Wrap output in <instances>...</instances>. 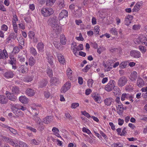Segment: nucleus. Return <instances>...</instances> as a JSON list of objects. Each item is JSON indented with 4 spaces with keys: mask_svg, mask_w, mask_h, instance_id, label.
<instances>
[{
    "mask_svg": "<svg viewBox=\"0 0 147 147\" xmlns=\"http://www.w3.org/2000/svg\"><path fill=\"white\" fill-rule=\"evenodd\" d=\"M133 17L131 15H128L127 16L124 20V24L127 26L129 25L131 23V21L133 19Z\"/></svg>",
    "mask_w": 147,
    "mask_h": 147,
    "instance_id": "6e6552de",
    "label": "nucleus"
},
{
    "mask_svg": "<svg viewBox=\"0 0 147 147\" xmlns=\"http://www.w3.org/2000/svg\"><path fill=\"white\" fill-rule=\"evenodd\" d=\"M137 84L138 87L141 88L144 85V81L141 78L138 77L137 81Z\"/></svg>",
    "mask_w": 147,
    "mask_h": 147,
    "instance_id": "f3484780",
    "label": "nucleus"
},
{
    "mask_svg": "<svg viewBox=\"0 0 147 147\" xmlns=\"http://www.w3.org/2000/svg\"><path fill=\"white\" fill-rule=\"evenodd\" d=\"M8 101L7 99L3 95H0V103L2 104H6Z\"/></svg>",
    "mask_w": 147,
    "mask_h": 147,
    "instance_id": "dca6fc26",
    "label": "nucleus"
},
{
    "mask_svg": "<svg viewBox=\"0 0 147 147\" xmlns=\"http://www.w3.org/2000/svg\"><path fill=\"white\" fill-rule=\"evenodd\" d=\"M13 72L11 71L6 72L4 74V76L8 78H12L13 76Z\"/></svg>",
    "mask_w": 147,
    "mask_h": 147,
    "instance_id": "5701e85b",
    "label": "nucleus"
},
{
    "mask_svg": "<svg viewBox=\"0 0 147 147\" xmlns=\"http://www.w3.org/2000/svg\"><path fill=\"white\" fill-rule=\"evenodd\" d=\"M20 102L24 104H26L28 102V98L25 96H21L19 98Z\"/></svg>",
    "mask_w": 147,
    "mask_h": 147,
    "instance_id": "4be33fe9",
    "label": "nucleus"
},
{
    "mask_svg": "<svg viewBox=\"0 0 147 147\" xmlns=\"http://www.w3.org/2000/svg\"><path fill=\"white\" fill-rule=\"evenodd\" d=\"M1 28L2 30L6 31L8 27L6 25L3 24L2 25Z\"/></svg>",
    "mask_w": 147,
    "mask_h": 147,
    "instance_id": "69168bd1",
    "label": "nucleus"
},
{
    "mask_svg": "<svg viewBox=\"0 0 147 147\" xmlns=\"http://www.w3.org/2000/svg\"><path fill=\"white\" fill-rule=\"evenodd\" d=\"M60 42L63 45H65L66 43V40L64 35L61 34L60 36Z\"/></svg>",
    "mask_w": 147,
    "mask_h": 147,
    "instance_id": "a878e982",
    "label": "nucleus"
},
{
    "mask_svg": "<svg viewBox=\"0 0 147 147\" xmlns=\"http://www.w3.org/2000/svg\"><path fill=\"white\" fill-rule=\"evenodd\" d=\"M47 58L48 60V62L51 65H53L54 60V58L51 54L49 53L47 54Z\"/></svg>",
    "mask_w": 147,
    "mask_h": 147,
    "instance_id": "f8f14e48",
    "label": "nucleus"
},
{
    "mask_svg": "<svg viewBox=\"0 0 147 147\" xmlns=\"http://www.w3.org/2000/svg\"><path fill=\"white\" fill-rule=\"evenodd\" d=\"M116 108L117 110V113L119 115H121L123 112L124 107H123V105H118V107L116 106Z\"/></svg>",
    "mask_w": 147,
    "mask_h": 147,
    "instance_id": "a211bd4d",
    "label": "nucleus"
},
{
    "mask_svg": "<svg viewBox=\"0 0 147 147\" xmlns=\"http://www.w3.org/2000/svg\"><path fill=\"white\" fill-rule=\"evenodd\" d=\"M37 47L40 52L42 53L43 51L44 45L42 42H39L37 45Z\"/></svg>",
    "mask_w": 147,
    "mask_h": 147,
    "instance_id": "6ab92c4d",
    "label": "nucleus"
},
{
    "mask_svg": "<svg viewBox=\"0 0 147 147\" xmlns=\"http://www.w3.org/2000/svg\"><path fill=\"white\" fill-rule=\"evenodd\" d=\"M50 82L51 85H56L58 84L59 83L60 81L59 78L56 77H52L51 78Z\"/></svg>",
    "mask_w": 147,
    "mask_h": 147,
    "instance_id": "1a4fd4ad",
    "label": "nucleus"
},
{
    "mask_svg": "<svg viewBox=\"0 0 147 147\" xmlns=\"http://www.w3.org/2000/svg\"><path fill=\"white\" fill-rule=\"evenodd\" d=\"M110 32L112 34L114 35H117L118 34L117 32L116 28H113L110 30Z\"/></svg>",
    "mask_w": 147,
    "mask_h": 147,
    "instance_id": "e433bc0d",
    "label": "nucleus"
},
{
    "mask_svg": "<svg viewBox=\"0 0 147 147\" xmlns=\"http://www.w3.org/2000/svg\"><path fill=\"white\" fill-rule=\"evenodd\" d=\"M51 121V119L49 116H47L44 119L43 122L46 124H48Z\"/></svg>",
    "mask_w": 147,
    "mask_h": 147,
    "instance_id": "f704fd0d",
    "label": "nucleus"
},
{
    "mask_svg": "<svg viewBox=\"0 0 147 147\" xmlns=\"http://www.w3.org/2000/svg\"><path fill=\"white\" fill-rule=\"evenodd\" d=\"M147 40V37L143 35L140 36L137 39L136 43V44H139L141 43L143 45L146 43V41Z\"/></svg>",
    "mask_w": 147,
    "mask_h": 147,
    "instance_id": "39448f33",
    "label": "nucleus"
},
{
    "mask_svg": "<svg viewBox=\"0 0 147 147\" xmlns=\"http://www.w3.org/2000/svg\"><path fill=\"white\" fill-rule=\"evenodd\" d=\"M91 65H87L83 70V71L87 72L90 68Z\"/></svg>",
    "mask_w": 147,
    "mask_h": 147,
    "instance_id": "bf43d9fd",
    "label": "nucleus"
},
{
    "mask_svg": "<svg viewBox=\"0 0 147 147\" xmlns=\"http://www.w3.org/2000/svg\"><path fill=\"white\" fill-rule=\"evenodd\" d=\"M53 44L55 47L57 49H59L60 47V44L57 41L54 42Z\"/></svg>",
    "mask_w": 147,
    "mask_h": 147,
    "instance_id": "13d9d810",
    "label": "nucleus"
},
{
    "mask_svg": "<svg viewBox=\"0 0 147 147\" xmlns=\"http://www.w3.org/2000/svg\"><path fill=\"white\" fill-rule=\"evenodd\" d=\"M2 53L3 54V56H4V57H5V59H6V58H7L8 57V55L5 49H4L3 50Z\"/></svg>",
    "mask_w": 147,
    "mask_h": 147,
    "instance_id": "052dcab7",
    "label": "nucleus"
},
{
    "mask_svg": "<svg viewBox=\"0 0 147 147\" xmlns=\"http://www.w3.org/2000/svg\"><path fill=\"white\" fill-rule=\"evenodd\" d=\"M130 55L131 56L134 58H138L141 56L140 52L137 50H132L130 51Z\"/></svg>",
    "mask_w": 147,
    "mask_h": 147,
    "instance_id": "423d86ee",
    "label": "nucleus"
},
{
    "mask_svg": "<svg viewBox=\"0 0 147 147\" xmlns=\"http://www.w3.org/2000/svg\"><path fill=\"white\" fill-rule=\"evenodd\" d=\"M77 51L82 50L83 49V46L82 44H80L77 47H76Z\"/></svg>",
    "mask_w": 147,
    "mask_h": 147,
    "instance_id": "603ef678",
    "label": "nucleus"
},
{
    "mask_svg": "<svg viewBox=\"0 0 147 147\" xmlns=\"http://www.w3.org/2000/svg\"><path fill=\"white\" fill-rule=\"evenodd\" d=\"M33 119L34 120L37 124L39 123H41V120L39 117H37L36 116H33Z\"/></svg>",
    "mask_w": 147,
    "mask_h": 147,
    "instance_id": "473e14b6",
    "label": "nucleus"
},
{
    "mask_svg": "<svg viewBox=\"0 0 147 147\" xmlns=\"http://www.w3.org/2000/svg\"><path fill=\"white\" fill-rule=\"evenodd\" d=\"M67 75L68 77H71V75L72 74V71L70 68H68L67 71Z\"/></svg>",
    "mask_w": 147,
    "mask_h": 147,
    "instance_id": "864d4df0",
    "label": "nucleus"
},
{
    "mask_svg": "<svg viewBox=\"0 0 147 147\" xmlns=\"http://www.w3.org/2000/svg\"><path fill=\"white\" fill-rule=\"evenodd\" d=\"M113 100V98H106L104 100V103L105 105L109 106L111 105Z\"/></svg>",
    "mask_w": 147,
    "mask_h": 147,
    "instance_id": "bb28decb",
    "label": "nucleus"
},
{
    "mask_svg": "<svg viewBox=\"0 0 147 147\" xmlns=\"http://www.w3.org/2000/svg\"><path fill=\"white\" fill-rule=\"evenodd\" d=\"M56 0H47L46 1V5L47 6H52L55 3Z\"/></svg>",
    "mask_w": 147,
    "mask_h": 147,
    "instance_id": "7c9ffc66",
    "label": "nucleus"
},
{
    "mask_svg": "<svg viewBox=\"0 0 147 147\" xmlns=\"http://www.w3.org/2000/svg\"><path fill=\"white\" fill-rule=\"evenodd\" d=\"M9 36L10 37H11V38H12L14 40H15L17 37V34H15L14 32L11 33Z\"/></svg>",
    "mask_w": 147,
    "mask_h": 147,
    "instance_id": "de8ad7c7",
    "label": "nucleus"
},
{
    "mask_svg": "<svg viewBox=\"0 0 147 147\" xmlns=\"http://www.w3.org/2000/svg\"><path fill=\"white\" fill-rule=\"evenodd\" d=\"M79 106V104L78 103H72L71 107L72 109H75Z\"/></svg>",
    "mask_w": 147,
    "mask_h": 147,
    "instance_id": "c03bdc74",
    "label": "nucleus"
},
{
    "mask_svg": "<svg viewBox=\"0 0 147 147\" xmlns=\"http://www.w3.org/2000/svg\"><path fill=\"white\" fill-rule=\"evenodd\" d=\"M47 23L52 27L57 28L58 26V20L57 18L55 16L51 17L48 20Z\"/></svg>",
    "mask_w": 147,
    "mask_h": 147,
    "instance_id": "f03ea898",
    "label": "nucleus"
},
{
    "mask_svg": "<svg viewBox=\"0 0 147 147\" xmlns=\"http://www.w3.org/2000/svg\"><path fill=\"white\" fill-rule=\"evenodd\" d=\"M3 138L6 142L9 143L10 144H11V142H13L12 139L8 137H4Z\"/></svg>",
    "mask_w": 147,
    "mask_h": 147,
    "instance_id": "37998d69",
    "label": "nucleus"
},
{
    "mask_svg": "<svg viewBox=\"0 0 147 147\" xmlns=\"http://www.w3.org/2000/svg\"><path fill=\"white\" fill-rule=\"evenodd\" d=\"M47 73L50 77H52L53 76V71L51 69H47Z\"/></svg>",
    "mask_w": 147,
    "mask_h": 147,
    "instance_id": "79ce46f5",
    "label": "nucleus"
},
{
    "mask_svg": "<svg viewBox=\"0 0 147 147\" xmlns=\"http://www.w3.org/2000/svg\"><path fill=\"white\" fill-rule=\"evenodd\" d=\"M64 86H65L66 88L69 89L71 86V83L70 82H66L64 84Z\"/></svg>",
    "mask_w": 147,
    "mask_h": 147,
    "instance_id": "5fc2aeb1",
    "label": "nucleus"
},
{
    "mask_svg": "<svg viewBox=\"0 0 147 147\" xmlns=\"http://www.w3.org/2000/svg\"><path fill=\"white\" fill-rule=\"evenodd\" d=\"M91 96L94 100L97 103H100L101 102L100 101V97L98 94H91Z\"/></svg>",
    "mask_w": 147,
    "mask_h": 147,
    "instance_id": "ddd939ff",
    "label": "nucleus"
},
{
    "mask_svg": "<svg viewBox=\"0 0 147 147\" xmlns=\"http://www.w3.org/2000/svg\"><path fill=\"white\" fill-rule=\"evenodd\" d=\"M138 77V74L136 71H134L131 74L129 79L132 81L136 80Z\"/></svg>",
    "mask_w": 147,
    "mask_h": 147,
    "instance_id": "4468645a",
    "label": "nucleus"
},
{
    "mask_svg": "<svg viewBox=\"0 0 147 147\" xmlns=\"http://www.w3.org/2000/svg\"><path fill=\"white\" fill-rule=\"evenodd\" d=\"M59 61L61 64H64L65 63V60L63 56L61 54H58L57 55Z\"/></svg>",
    "mask_w": 147,
    "mask_h": 147,
    "instance_id": "412c9836",
    "label": "nucleus"
},
{
    "mask_svg": "<svg viewBox=\"0 0 147 147\" xmlns=\"http://www.w3.org/2000/svg\"><path fill=\"white\" fill-rule=\"evenodd\" d=\"M25 93L28 96H32L34 95L35 91L33 89L28 88L26 90Z\"/></svg>",
    "mask_w": 147,
    "mask_h": 147,
    "instance_id": "9b49d317",
    "label": "nucleus"
},
{
    "mask_svg": "<svg viewBox=\"0 0 147 147\" xmlns=\"http://www.w3.org/2000/svg\"><path fill=\"white\" fill-rule=\"evenodd\" d=\"M65 116L68 119H72V116L68 113H66L65 114Z\"/></svg>",
    "mask_w": 147,
    "mask_h": 147,
    "instance_id": "338daca9",
    "label": "nucleus"
},
{
    "mask_svg": "<svg viewBox=\"0 0 147 147\" xmlns=\"http://www.w3.org/2000/svg\"><path fill=\"white\" fill-rule=\"evenodd\" d=\"M2 1H0V9L3 11H6V9L5 8L3 5L2 4Z\"/></svg>",
    "mask_w": 147,
    "mask_h": 147,
    "instance_id": "49530a36",
    "label": "nucleus"
},
{
    "mask_svg": "<svg viewBox=\"0 0 147 147\" xmlns=\"http://www.w3.org/2000/svg\"><path fill=\"white\" fill-rule=\"evenodd\" d=\"M127 79L125 76L120 77L118 80L117 84L119 87H122L127 83Z\"/></svg>",
    "mask_w": 147,
    "mask_h": 147,
    "instance_id": "7ed1b4c3",
    "label": "nucleus"
},
{
    "mask_svg": "<svg viewBox=\"0 0 147 147\" xmlns=\"http://www.w3.org/2000/svg\"><path fill=\"white\" fill-rule=\"evenodd\" d=\"M127 94L126 93L123 94L121 96V100L122 101L124 100L125 98H127Z\"/></svg>",
    "mask_w": 147,
    "mask_h": 147,
    "instance_id": "0e129e2a",
    "label": "nucleus"
},
{
    "mask_svg": "<svg viewBox=\"0 0 147 147\" xmlns=\"http://www.w3.org/2000/svg\"><path fill=\"white\" fill-rule=\"evenodd\" d=\"M20 51L19 48L18 47H15L13 49V52L14 54H16L18 53Z\"/></svg>",
    "mask_w": 147,
    "mask_h": 147,
    "instance_id": "a18cd8bd",
    "label": "nucleus"
},
{
    "mask_svg": "<svg viewBox=\"0 0 147 147\" xmlns=\"http://www.w3.org/2000/svg\"><path fill=\"white\" fill-rule=\"evenodd\" d=\"M115 82L114 80H111L109 83L105 87V90L107 91H110L111 90L114 89L115 90L114 83Z\"/></svg>",
    "mask_w": 147,
    "mask_h": 147,
    "instance_id": "20e7f679",
    "label": "nucleus"
},
{
    "mask_svg": "<svg viewBox=\"0 0 147 147\" xmlns=\"http://www.w3.org/2000/svg\"><path fill=\"white\" fill-rule=\"evenodd\" d=\"M11 90L13 93L15 94H19L20 92V90L19 88L16 86L12 87Z\"/></svg>",
    "mask_w": 147,
    "mask_h": 147,
    "instance_id": "aec40b11",
    "label": "nucleus"
},
{
    "mask_svg": "<svg viewBox=\"0 0 147 147\" xmlns=\"http://www.w3.org/2000/svg\"><path fill=\"white\" fill-rule=\"evenodd\" d=\"M69 89L67 88L65 86H64L63 85L61 88V93H64L67 91Z\"/></svg>",
    "mask_w": 147,
    "mask_h": 147,
    "instance_id": "a19ab883",
    "label": "nucleus"
},
{
    "mask_svg": "<svg viewBox=\"0 0 147 147\" xmlns=\"http://www.w3.org/2000/svg\"><path fill=\"white\" fill-rule=\"evenodd\" d=\"M7 98L9 100L15 101L16 99V97L13 95V94L11 93L7 95Z\"/></svg>",
    "mask_w": 147,
    "mask_h": 147,
    "instance_id": "c85d7f7f",
    "label": "nucleus"
},
{
    "mask_svg": "<svg viewBox=\"0 0 147 147\" xmlns=\"http://www.w3.org/2000/svg\"><path fill=\"white\" fill-rule=\"evenodd\" d=\"M120 98L119 97H117L115 99V101L118 104V105H121L122 104L120 101Z\"/></svg>",
    "mask_w": 147,
    "mask_h": 147,
    "instance_id": "680f3d73",
    "label": "nucleus"
},
{
    "mask_svg": "<svg viewBox=\"0 0 147 147\" xmlns=\"http://www.w3.org/2000/svg\"><path fill=\"white\" fill-rule=\"evenodd\" d=\"M82 131L84 132H86L88 134H91V131L88 129L86 127H83L82 129Z\"/></svg>",
    "mask_w": 147,
    "mask_h": 147,
    "instance_id": "09e8293b",
    "label": "nucleus"
},
{
    "mask_svg": "<svg viewBox=\"0 0 147 147\" xmlns=\"http://www.w3.org/2000/svg\"><path fill=\"white\" fill-rule=\"evenodd\" d=\"M13 112L17 117H23L24 115L23 113L20 109H14L13 110Z\"/></svg>",
    "mask_w": 147,
    "mask_h": 147,
    "instance_id": "2eb2a0df",
    "label": "nucleus"
},
{
    "mask_svg": "<svg viewBox=\"0 0 147 147\" xmlns=\"http://www.w3.org/2000/svg\"><path fill=\"white\" fill-rule=\"evenodd\" d=\"M127 65V62H123L119 65V67L121 68H125Z\"/></svg>",
    "mask_w": 147,
    "mask_h": 147,
    "instance_id": "4c0bfd02",
    "label": "nucleus"
},
{
    "mask_svg": "<svg viewBox=\"0 0 147 147\" xmlns=\"http://www.w3.org/2000/svg\"><path fill=\"white\" fill-rule=\"evenodd\" d=\"M9 130L10 131V132H11L12 133H13V134H17V131L13 129V128L9 127Z\"/></svg>",
    "mask_w": 147,
    "mask_h": 147,
    "instance_id": "8fccbe9b",
    "label": "nucleus"
},
{
    "mask_svg": "<svg viewBox=\"0 0 147 147\" xmlns=\"http://www.w3.org/2000/svg\"><path fill=\"white\" fill-rule=\"evenodd\" d=\"M68 11L65 10H63L60 13L58 17V19L60 21L63 18H66L68 16Z\"/></svg>",
    "mask_w": 147,
    "mask_h": 147,
    "instance_id": "0eeeda50",
    "label": "nucleus"
},
{
    "mask_svg": "<svg viewBox=\"0 0 147 147\" xmlns=\"http://www.w3.org/2000/svg\"><path fill=\"white\" fill-rule=\"evenodd\" d=\"M53 9L50 7H43L41 11V13L45 17L50 16L53 13Z\"/></svg>",
    "mask_w": 147,
    "mask_h": 147,
    "instance_id": "f257e3e1",
    "label": "nucleus"
},
{
    "mask_svg": "<svg viewBox=\"0 0 147 147\" xmlns=\"http://www.w3.org/2000/svg\"><path fill=\"white\" fill-rule=\"evenodd\" d=\"M38 130L40 131H42L44 129V126L43 125L42 123H40V124H38Z\"/></svg>",
    "mask_w": 147,
    "mask_h": 147,
    "instance_id": "c9c22d12",
    "label": "nucleus"
},
{
    "mask_svg": "<svg viewBox=\"0 0 147 147\" xmlns=\"http://www.w3.org/2000/svg\"><path fill=\"white\" fill-rule=\"evenodd\" d=\"M28 35L30 38L32 39L34 37L35 34L33 31H30L28 33Z\"/></svg>",
    "mask_w": 147,
    "mask_h": 147,
    "instance_id": "ea45409f",
    "label": "nucleus"
},
{
    "mask_svg": "<svg viewBox=\"0 0 147 147\" xmlns=\"http://www.w3.org/2000/svg\"><path fill=\"white\" fill-rule=\"evenodd\" d=\"M9 63L11 65H15L16 63V59L13 57L10 58V59L9 60Z\"/></svg>",
    "mask_w": 147,
    "mask_h": 147,
    "instance_id": "2f4dec72",
    "label": "nucleus"
},
{
    "mask_svg": "<svg viewBox=\"0 0 147 147\" xmlns=\"http://www.w3.org/2000/svg\"><path fill=\"white\" fill-rule=\"evenodd\" d=\"M58 7L60 9H61L65 6L64 1V0H59L57 3Z\"/></svg>",
    "mask_w": 147,
    "mask_h": 147,
    "instance_id": "cd10ccee",
    "label": "nucleus"
},
{
    "mask_svg": "<svg viewBox=\"0 0 147 147\" xmlns=\"http://www.w3.org/2000/svg\"><path fill=\"white\" fill-rule=\"evenodd\" d=\"M100 29L99 27L98 26H95L94 29V31L96 33V34L97 35L99 34Z\"/></svg>",
    "mask_w": 147,
    "mask_h": 147,
    "instance_id": "58836bf2",
    "label": "nucleus"
},
{
    "mask_svg": "<svg viewBox=\"0 0 147 147\" xmlns=\"http://www.w3.org/2000/svg\"><path fill=\"white\" fill-rule=\"evenodd\" d=\"M27 67L25 65H21L18 68V70L21 74L25 73L26 71H28Z\"/></svg>",
    "mask_w": 147,
    "mask_h": 147,
    "instance_id": "9d476101",
    "label": "nucleus"
},
{
    "mask_svg": "<svg viewBox=\"0 0 147 147\" xmlns=\"http://www.w3.org/2000/svg\"><path fill=\"white\" fill-rule=\"evenodd\" d=\"M141 5L140 2L137 3L134 6L133 9V11H138Z\"/></svg>",
    "mask_w": 147,
    "mask_h": 147,
    "instance_id": "c756f323",
    "label": "nucleus"
},
{
    "mask_svg": "<svg viewBox=\"0 0 147 147\" xmlns=\"http://www.w3.org/2000/svg\"><path fill=\"white\" fill-rule=\"evenodd\" d=\"M36 62V60L34 58L32 57H30L29 59V65L31 66H32L34 65Z\"/></svg>",
    "mask_w": 147,
    "mask_h": 147,
    "instance_id": "393cba45",
    "label": "nucleus"
},
{
    "mask_svg": "<svg viewBox=\"0 0 147 147\" xmlns=\"http://www.w3.org/2000/svg\"><path fill=\"white\" fill-rule=\"evenodd\" d=\"M40 143V142L39 140H37V141L35 139H33L32 140V144H33L37 145H38Z\"/></svg>",
    "mask_w": 147,
    "mask_h": 147,
    "instance_id": "3c124183",
    "label": "nucleus"
},
{
    "mask_svg": "<svg viewBox=\"0 0 147 147\" xmlns=\"http://www.w3.org/2000/svg\"><path fill=\"white\" fill-rule=\"evenodd\" d=\"M93 81L92 79H89L87 82V84L88 86H91L92 84L93 83Z\"/></svg>",
    "mask_w": 147,
    "mask_h": 147,
    "instance_id": "6e6d98bb",
    "label": "nucleus"
},
{
    "mask_svg": "<svg viewBox=\"0 0 147 147\" xmlns=\"http://www.w3.org/2000/svg\"><path fill=\"white\" fill-rule=\"evenodd\" d=\"M100 133L101 136H102L104 138V139L105 140H106L108 139L107 136L103 131H100Z\"/></svg>",
    "mask_w": 147,
    "mask_h": 147,
    "instance_id": "4d7b16f0",
    "label": "nucleus"
},
{
    "mask_svg": "<svg viewBox=\"0 0 147 147\" xmlns=\"http://www.w3.org/2000/svg\"><path fill=\"white\" fill-rule=\"evenodd\" d=\"M139 49L142 53H144L146 51V49H145V47L143 46H140L139 47Z\"/></svg>",
    "mask_w": 147,
    "mask_h": 147,
    "instance_id": "e2e57ef3",
    "label": "nucleus"
},
{
    "mask_svg": "<svg viewBox=\"0 0 147 147\" xmlns=\"http://www.w3.org/2000/svg\"><path fill=\"white\" fill-rule=\"evenodd\" d=\"M30 52L32 55L35 56L37 55V53L36 50L33 47H31L30 48Z\"/></svg>",
    "mask_w": 147,
    "mask_h": 147,
    "instance_id": "72a5a7b5",
    "label": "nucleus"
},
{
    "mask_svg": "<svg viewBox=\"0 0 147 147\" xmlns=\"http://www.w3.org/2000/svg\"><path fill=\"white\" fill-rule=\"evenodd\" d=\"M47 83L48 82L47 80H43L39 82V86L40 88H42L46 85Z\"/></svg>",
    "mask_w": 147,
    "mask_h": 147,
    "instance_id": "b1692460",
    "label": "nucleus"
},
{
    "mask_svg": "<svg viewBox=\"0 0 147 147\" xmlns=\"http://www.w3.org/2000/svg\"><path fill=\"white\" fill-rule=\"evenodd\" d=\"M11 145L15 147H20V145L16 143H15L13 141L11 142Z\"/></svg>",
    "mask_w": 147,
    "mask_h": 147,
    "instance_id": "774afa93",
    "label": "nucleus"
}]
</instances>
